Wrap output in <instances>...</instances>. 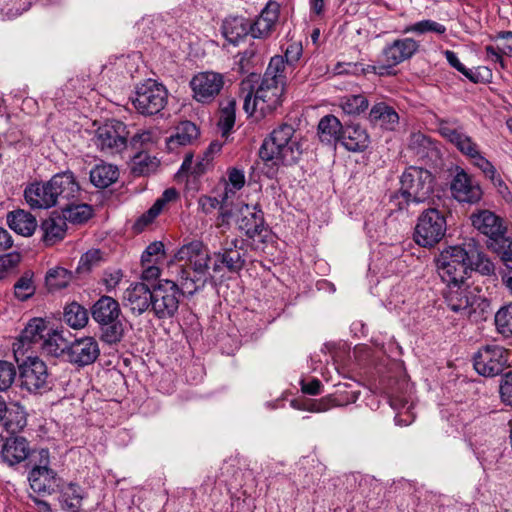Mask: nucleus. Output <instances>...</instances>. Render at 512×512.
<instances>
[{
  "label": "nucleus",
  "instance_id": "f257e3e1",
  "mask_svg": "<svg viewBox=\"0 0 512 512\" xmlns=\"http://www.w3.org/2000/svg\"><path fill=\"white\" fill-rule=\"evenodd\" d=\"M286 85L285 64L283 56L276 55L270 59L268 67L254 86L247 78L241 83L244 96V110L252 115L259 112L261 116L272 113L282 105Z\"/></svg>",
  "mask_w": 512,
  "mask_h": 512
},
{
  "label": "nucleus",
  "instance_id": "f03ea898",
  "mask_svg": "<svg viewBox=\"0 0 512 512\" xmlns=\"http://www.w3.org/2000/svg\"><path fill=\"white\" fill-rule=\"evenodd\" d=\"M177 281L183 293L193 295L203 288L209 278L210 254L200 240L185 242L174 254Z\"/></svg>",
  "mask_w": 512,
  "mask_h": 512
},
{
  "label": "nucleus",
  "instance_id": "7ed1b4c3",
  "mask_svg": "<svg viewBox=\"0 0 512 512\" xmlns=\"http://www.w3.org/2000/svg\"><path fill=\"white\" fill-rule=\"evenodd\" d=\"M303 153L301 138L295 134L292 125L281 124L266 138L260 149L259 157L267 168L265 174L273 177L280 163H296Z\"/></svg>",
  "mask_w": 512,
  "mask_h": 512
},
{
  "label": "nucleus",
  "instance_id": "20e7f679",
  "mask_svg": "<svg viewBox=\"0 0 512 512\" xmlns=\"http://www.w3.org/2000/svg\"><path fill=\"white\" fill-rule=\"evenodd\" d=\"M91 315L99 324L101 338L105 343L116 344L124 336V325L120 319L119 303L110 296H101L92 306Z\"/></svg>",
  "mask_w": 512,
  "mask_h": 512
},
{
  "label": "nucleus",
  "instance_id": "39448f33",
  "mask_svg": "<svg viewBox=\"0 0 512 512\" xmlns=\"http://www.w3.org/2000/svg\"><path fill=\"white\" fill-rule=\"evenodd\" d=\"M469 252L467 239L461 245L448 246L443 249L437 260V272L447 286L462 285L468 271Z\"/></svg>",
  "mask_w": 512,
  "mask_h": 512
},
{
  "label": "nucleus",
  "instance_id": "423d86ee",
  "mask_svg": "<svg viewBox=\"0 0 512 512\" xmlns=\"http://www.w3.org/2000/svg\"><path fill=\"white\" fill-rule=\"evenodd\" d=\"M439 132L445 139L454 144L462 154L467 156L472 164L479 168L487 178L493 182H501L496 168L480 153L478 145L471 137L448 124L441 125Z\"/></svg>",
  "mask_w": 512,
  "mask_h": 512
},
{
  "label": "nucleus",
  "instance_id": "0eeeda50",
  "mask_svg": "<svg viewBox=\"0 0 512 512\" xmlns=\"http://www.w3.org/2000/svg\"><path fill=\"white\" fill-rule=\"evenodd\" d=\"M434 178L432 174L423 168L410 166L402 174L401 196L405 203H422L430 198L433 192Z\"/></svg>",
  "mask_w": 512,
  "mask_h": 512
},
{
  "label": "nucleus",
  "instance_id": "6e6552de",
  "mask_svg": "<svg viewBox=\"0 0 512 512\" xmlns=\"http://www.w3.org/2000/svg\"><path fill=\"white\" fill-rule=\"evenodd\" d=\"M446 230L445 214L436 208H428L418 217L414 240L421 247L431 248L443 239Z\"/></svg>",
  "mask_w": 512,
  "mask_h": 512
},
{
  "label": "nucleus",
  "instance_id": "1a4fd4ad",
  "mask_svg": "<svg viewBox=\"0 0 512 512\" xmlns=\"http://www.w3.org/2000/svg\"><path fill=\"white\" fill-rule=\"evenodd\" d=\"M168 91L155 80L148 79L137 85L131 97L133 107L142 115H155L167 104Z\"/></svg>",
  "mask_w": 512,
  "mask_h": 512
},
{
  "label": "nucleus",
  "instance_id": "9d476101",
  "mask_svg": "<svg viewBox=\"0 0 512 512\" xmlns=\"http://www.w3.org/2000/svg\"><path fill=\"white\" fill-rule=\"evenodd\" d=\"M512 354L503 346L492 344L478 349L473 357L476 372L485 377H494L510 366Z\"/></svg>",
  "mask_w": 512,
  "mask_h": 512
},
{
  "label": "nucleus",
  "instance_id": "9b49d317",
  "mask_svg": "<svg viewBox=\"0 0 512 512\" xmlns=\"http://www.w3.org/2000/svg\"><path fill=\"white\" fill-rule=\"evenodd\" d=\"M128 135L127 126L123 122L110 120L96 130L93 140L102 152L115 155L127 148Z\"/></svg>",
  "mask_w": 512,
  "mask_h": 512
},
{
  "label": "nucleus",
  "instance_id": "f8f14e48",
  "mask_svg": "<svg viewBox=\"0 0 512 512\" xmlns=\"http://www.w3.org/2000/svg\"><path fill=\"white\" fill-rule=\"evenodd\" d=\"M185 295L179 282L165 280L153 290L151 310L159 319L169 318L175 315L179 308L180 295Z\"/></svg>",
  "mask_w": 512,
  "mask_h": 512
},
{
  "label": "nucleus",
  "instance_id": "ddd939ff",
  "mask_svg": "<svg viewBox=\"0 0 512 512\" xmlns=\"http://www.w3.org/2000/svg\"><path fill=\"white\" fill-rule=\"evenodd\" d=\"M21 385L30 393H43L50 389L47 366L37 356H28L19 365Z\"/></svg>",
  "mask_w": 512,
  "mask_h": 512
},
{
  "label": "nucleus",
  "instance_id": "4468645a",
  "mask_svg": "<svg viewBox=\"0 0 512 512\" xmlns=\"http://www.w3.org/2000/svg\"><path fill=\"white\" fill-rule=\"evenodd\" d=\"M214 257V272H220L222 267H225L229 272L240 271L244 267L247 257L244 240L238 238L226 239L222 243L220 251L214 253Z\"/></svg>",
  "mask_w": 512,
  "mask_h": 512
},
{
  "label": "nucleus",
  "instance_id": "2eb2a0df",
  "mask_svg": "<svg viewBox=\"0 0 512 512\" xmlns=\"http://www.w3.org/2000/svg\"><path fill=\"white\" fill-rule=\"evenodd\" d=\"M224 75L214 71L199 72L190 81L193 98L203 104H208L220 94L224 87Z\"/></svg>",
  "mask_w": 512,
  "mask_h": 512
},
{
  "label": "nucleus",
  "instance_id": "dca6fc26",
  "mask_svg": "<svg viewBox=\"0 0 512 512\" xmlns=\"http://www.w3.org/2000/svg\"><path fill=\"white\" fill-rule=\"evenodd\" d=\"M470 220L472 226L479 233L488 238V248H490L493 243L501 241V238L506 235L507 228L504 224V220L490 210H477L471 214Z\"/></svg>",
  "mask_w": 512,
  "mask_h": 512
},
{
  "label": "nucleus",
  "instance_id": "f3484780",
  "mask_svg": "<svg viewBox=\"0 0 512 512\" xmlns=\"http://www.w3.org/2000/svg\"><path fill=\"white\" fill-rule=\"evenodd\" d=\"M453 198L459 203L476 204L483 195L479 183L462 168H457L450 182Z\"/></svg>",
  "mask_w": 512,
  "mask_h": 512
},
{
  "label": "nucleus",
  "instance_id": "a211bd4d",
  "mask_svg": "<svg viewBox=\"0 0 512 512\" xmlns=\"http://www.w3.org/2000/svg\"><path fill=\"white\" fill-rule=\"evenodd\" d=\"M50 327L42 318H34L26 325L17 343L14 344V354L19 361L18 354H24L28 349L35 347L41 349Z\"/></svg>",
  "mask_w": 512,
  "mask_h": 512
},
{
  "label": "nucleus",
  "instance_id": "6ab92c4d",
  "mask_svg": "<svg viewBox=\"0 0 512 512\" xmlns=\"http://www.w3.org/2000/svg\"><path fill=\"white\" fill-rule=\"evenodd\" d=\"M100 355V348L94 337H82L69 344L68 361L79 367L94 363Z\"/></svg>",
  "mask_w": 512,
  "mask_h": 512
},
{
  "label": "nucleus",
  "instance_id": "aec40b11",
  "mask_svg": "<svg viewBox=\"0 0 512 512\" xmlns=\"http://www.w3.org/2000/svg\"><path fill=\"white\" fill-rule=\"evenodd\" d=\"M419 44L413 38H400L387 44L381 53V61L385 67L392 69L410 59L418 50Z\"/></svg>",
  "mask_w": 512,
  "mask_h": 512
},
{
  "label": "nucleus",
  "instance_id": "412c9836",
  "mask_svg": "<svg viewBox=\"0 0 512 512\" xmlns=\"http://www.w3.org/2000/svg\"><path fill=\"white\" fill-rule=\"evenodd\" d=\"M40 463L29 472L28 480L30 486L35 492H48L52 489L56 481V473L48 467L49 451L40 449Z\"/></svg>",
  "mask_w": 512,
  "mask_h": 512
},
{
  "label": "nucleus",
  "instance_id": "4be33fe9",
  "mask_svg": "<svg viewBox=\"0 0 512 512\" xmlns=\"http://www.w3.org/2000/svg\"><path fill=\"white\" fill-rule=\"evenodd\" d=\"M31 453L29 442L22 436H9L1 440L0 459L8 466H15Z\"/></svg>",
  "mask_w": 512,
  "mask_h": 512
},
{
  "label": "nucleus",
  "instance_id": "5701e85b",
  "mask_svg": "<svg viewBox=\"0 0 512 512\" xmlns=\"http://www.w3.org/2000/svg\"><path fill=\"white\" fill-rule=\"evenodd\" d=\"M479 298L470 290L462 288L461 285L448 286L445 292V301L447 306L455 313L463 316H470L475 312V304Z\"/></svg>",
  "mask_w": 512,
  "mask_h": 512
},
{
  "label": "nucleus",
  "instance_id": "b1692460",
  "mask_svg": "<svg viewBox=\"0 0 512 512\" xmlns=\"http://www.w3.org/2000/svg\"><path fill=\"white\" fill-rule=\"evenodd\" d=\"M153 291L145 283L131 284L123 294V304L135 314L151 309Z\"/></svg>",
  "mask_w": 512,
  "mask_h": 512
},
{
  "label": "nucleus",
  "instance_id": "393cba45",
  "mask_svg": "<svg viewBox=\"0 0 512 512\" xmlns=\"http://www.w3.org/2000/svg\"><path fill=\"white\" fill-rule=\"evenodd\" d=\"M24 197L32 209H48L58 204L49 181L31 183L25 188Z\"/></svg>",
  "mask_w": 512,
  "mask_h": 512
},
{
  "label": "nucleus",
  "instance_id": "a878e982",
  "mask_svg": "<svg viewBox=\"0 0 512 512\" xmlns=\"http://www.w3.org/2000/svg\"><path fill=\"white\" fill-rule=\"evenodd\" d=\"M240 217L237 220L239 230L249 238L260 236L264 230V218L261 210L256 206L243 205L240 210Z\"/></svg>",
  "mask_w": 512,
  "mask_h": 512
},
{
  "label": "nucleus",
  "instance_id": "bb28decb",
  "mask_svg": "<svg viewBox=\"0 0 512 512\" xmlns=\"http://www.w3.org/2000/svg\"><path fill=\"white\" fill-rule=\"evenodd\" d=\"M408 150L419 159L436 161L440 158L438 144L431 137L421 132L411 133L408 141Z\"/></svg>",
  "mask_w": 512,
  "mask_h": 512
},
{
  "label": "nucleus",
  "instance_id": "cd10ccee",
  "mask_svg": "<svg viewBox=\"0 0 512 512\" xmlns=\"http://www.w3.org/2000/svg\"><path fill=\"white\" fill-rule=\"evenodd\" d=\"M467 251L469 252L468 269L484 276L495 274L494 263L482 251V247L474 238L467 239Z\"/></svg>",
  "mask_w": 512,
  "mask_h": 512
},
{
  "label": "nucleus",
  "instance_id": "c85d7f7f",
  "mask_svg": "<svg viewBox=\"0 0 512 512\" xmlns=\"http://www.w3.org/2000/svg\"><path fill=\"white\" fill-rule=\"evenodd\" d=\"M49 186H52L58 202L60 199L70 200L75 198L80 191V186L70 171L55 174L49 180Z\"/></svg>",
  "mask_w": 512,
  "mask_h": 512
},
{
  "label": "nucleus",
  "instance_id": "c756f323",
  "mask_svg": "<svg viewBox=\"0 0 512 512\" xmlns=\"http://www.w3.org/2000/svg\"><path fill=\"white\" fill-rule=\"evenodd\" d=\"M340 141L347 150L358 152L368 147L369 136L359 124H348L342 129Z\"/></svg>",
  "mask_w": 512,
  "mask_h": 512
},
{
  "label": "nucleus",
  "instance_id": "7c9ffc66",
  "mask_svg": "<svg viewBox=\"0 0 512 512\" xmlns=\"http://www.w3.org/2000/svg\"><path fill=\"white\" fill-rule=\"evenodd\" d=\"M199 136L198 127L190 122H180L174 129V132L167 139V148L175 151L179 147L193 144Z\"/></svg>",
  "mask_w": 512,
  "mask_h": 512
},
{
  "label": "nucleus",
  "instance_id": "2f4dec72",
  "mask_svg": "<svg viewBox=\"0 0 512 512\" xmlns=\"http://www.w3.org/2000/svg\"><path fill=\"white\" fill-rule=\"evenodd\" d=\"M7 223L14 232L25 237L31 236L37 227L36 218L22 209L9 212Z\"/></svg>",
  "mask_w": 512,
  "mask_h": 512
},
{
  "label": "nucleus",
  "instance_id": "473e14b6",
  "mask_svg": "<svg viewBox=\"0 0 512 512\" xmlns=\"http://www.w3.org/2000/svg\"><path fill=\"white\" fill-rule=\"evenodd\" d=\"M369 119L374 125L389 131L395 130L399 123L397 112L383 102L377 103L372 107Z\"/></svg>",
  "mask_w": 512,
  "mask_h": 512
},
{
  "label": "nucleus",
  "instance_id": "72a5a7b5",
  "mask_svg": "<svg viewBox=\"0 0 512 512\" xmlns=\"http://www.w3.org/2000/svg\"><path fill=\"white\" fill-rule=\"evenodd\" d=\"M85 498V492L81 486L69 483L61 488L59 502L62 509L69 512H78Z\"/></svg>",
  "mask_w": 512,
  "mask_h": 512
},
{
  "label": "nucleus",
  "instance_id": "f704fd0d",
  "mask_svg": "<svg viewBox=\"0 0 512 512\" xmlns=\"http://www.w3.org/2000/svg\"><path fill=\"white\" fill-rule=\"evenodd\" d=\"M0 424L9 433L15 434L23 430L27 425L26 412L19 403L7 405V412Z\"/></svg>",
  "mask_w": 512,
  "mask_h": 512
},
{
  "label": "nucleus",
  "instance_id": "c9c22d12",
  "mask_svg": "<svg viewBox=\"0 0 512 512\" xmlns=\"http://www.w3.org/2000/svg\"><path fill=\"white\" fill-rule=\"evenodd\" d=\"M118 177L119 171L117 166L108 163L98 164L90 171V181L97 188H107Z\"/></svg>",
  "mask_w": 512,
  "mask_h": 512
},
{
  "label": "nucleus",
  "instance_id": "e433bc0d",
  "mask_svg": "<svg viewBox=\"0 0 512 512\" xmlns=\"http://www.w3.org/2000/svg\"><path fill=\"white\" fill-rule=\"evenodd\" d=\"M41 229L45 243L52 245L64 237L67 223L62 215L51 216L42 222Z\"/></svg>",
  "mask_w": 512,
  "mask_h": 512
},
{
  "label": "nucleus",
  "instance_id": "4c0bfd02",
  "mask_svg": "<svg viewBox=\"0 0 512 512\" xmlns=\"http://www.w3.org/2000/svg\"><path fill=\"white\" fill-rule=\"evenodd\" d=\"M223 34L227 41L237 44L240 40L250 35L249 21L243 17L228 19L223 24Z\"/></svg>",
  "mask_w": 512,
  "mask_h": 512
},
{
  "label": "nucleus",
  "instance_id": "58836bf2",
  "mask_svg": "<svg viewBox=\"0 0 512 512\" xmlns=\"http://www.w3.org/2000/svg\"><path fill=\"white\" fill-rule=\"evenodd\" d=\"M447 28L444 24L432 19H422L405 27L404 33H412L416 36L434 35L444 37Z\"/></svg>",
  "mask_w": 512,
  "mask_h": 512
},
{
  "label": "nucleus",
  "instance_id": "ea45409f",
  "mask_svg": "<svg viewBox=\"0 0 512 512\" xmlns=\"http://www.w3.org/2000/svg\"><path fill=\"white\" fill-rule=\"evenodd\" d=\"M69 344L63 337L62 332L50 327L46 338L42 341L41 350L52 356L67 355Z\"/></svg>",
  "mask_w": 512,
  "mask_h": 512
},
{
  "label": "nucleus",
  "instance_id": "a19ab883",
  "mask_svg": "<svg viewBox=\"0 0 512 512\" xmlns=\"http://www.w3.org/2000/svg\"><path fill=\"white\" fill-rule=\"evenodd\" d=\"M340 121L334 115L324 116L318 124V133L321 141L331 142L333 140H340L342 132Z\"/></svg>",
  "mask_w": 512,
  "mask_h": 512
},
{
  "label": "nucleus",
  "instance_id": "79ce46f5",
  "mask_svg": "<svg viewBox=\"0 0 512 512\" xmlns=\"http://www.w3.org/2000/svg\"><path fill=\"white\" fill-rule=\"evenodd\" d=\"M63 320L71 328L81 329L88 323V312L80 304L72 302L65 306Z\"/></svg>",
  "mask_w": 512,
  "mask_h": 512
},
{
  "label": "nucleus",
  "instance_id": "37998d69",
  "mask_svg": "<svg viewBox=\"0 0 512 512\" xmlns=\"http://www.w3.org/2000/svg\"><path fill=\"white\" fill-rule=\"evenodd\" d=\"M390 405L393 409L399 410V412L395 416V423L398 426H407L411 424L414 420V416L409 412L410 405L409 401L406 397H400L397 394H391Z\"/></svg>",
  "mask_w": 512,
  "mask_h": 512
},
{
  "label": "nucleus",
  "instance_id": "c03bdc74",
  "mask_svg": "<svg viewBox=\"0 0 512 512\" xmlns=\"http://www.w3.org/2000/svg\"><path fill=\"white\" fill-rule=\"evenodd\" d=\"M71 280L72 273L62 267L50 269L45 277L46 286L49 291L63 289L68 286Z\"/></svg>",
  "mask_w": 512,
  "mask_h": 512
},
{
  "label": "nucleus",
  "instance_id": "a18cd8bd",
  "mask_svg": "<svg viewBox=\"0 0 512 512\" xmlns=\"http://www.w3.org/2000/svg\"><path fill=\"white\" fill-rule=\"evenodd\" d=\"M92 213V208L88 204H70L62 210L65 221L73 224L86 222L91 218Z\"/></svg>",
  "mask_w": 512,
  "mask_h": 512
},
{
  "label": "nucleus",
  "instance_id": "49530a36",
  "mask_svg": "<svg viewBox=\"0 0 512 512\" xmlns=\"http://www.w3.org/2000/svg\"><path fill=\"white\" fill-rule=\"evenodd\" d=\"M357 397H358V394L353 392L351 399L344 401L341 398L340 394L328 395V396L323 397L320 400L312 403L310 405V407L308 408V410H310L312 412H325L333 407H340V406H344L350 402H355Z\"/></svg>",
  "mask_w": 512,
  "mask_h": 512
},
{
  "label": "nucleus",
  "instance_id": "de8ad7c7",
  "mask_svg": "<svg viewBox=\"0 0 512 512\" xmlns=\"http://www.w3.org/2000/svg\"><path fill=\"white\" fill-rule=\"evenodd\" d=\"M340 106L346 114L359 115L367 110L369 102L363 94H352L342 97Z\"/></svg>",
  "mask_w": 512,
  "mask_h": 512
},
{
  "label": "nucleus",
  "instance_id": "09e8293b",
  "mask_svg": "<svg viewBox=\"0 0 512 512\" xmlns=\"http://www.w3.org/2000/svg\"><path fill=\"white\" fill-rule=\"evenodd\" d=\"M158 161L145 152L137 153L131 163V170L135 175H146L156 169Z\"/></svg>",
  "mask_w": 512,
  "mask_h": 512
},
{
  "label": "nucleus",
  "instance_id": "8fccbe9b",
  "mask_svg": "<svg viewBox=\"0 0 512 512\" xmlns=\"http://www.w3.org/2000/svg\"><path fill=\"white\" fill-rule=\"evenodd\" d=\"M235 109L236 101L234 99H229L221 108L218 126L223 136L227 135L235 124Z\"/></svg>",
  "mask_w": 512,
  "mask_h": 512
},
{
  "label": "nucleus",
  "instance_id": "3c124183",
  "mask_svg": "<svg viewBox=\"0 0 512 512\" xmlns=\"http://www.w3.org/2000/svg\"><path fill=\"white\" fill-rule=\"evenodd\" d=\"M495 324L500 334L506 337L512 336V303L497 311Z\"/></svg>",
  "mask_w": 512,
  "mask_h": 512
},
{
  "label": "nucleus",
  "instance_id": "603ef678",
  "mask_svg": "<svg viewBox=\"0 0 512 512\" xmlns=\"http://www.w3.org/2000/svg\"><path fill=\"white\" fill-rule=\"evenodd\" d=\"M490 249L497 253L505 265V267L512 272V238H501V241L493 243Z\"/></svg>",
  "mask_w": 512,
  "mask_h": 512
},
{
  "label": "nucleus",
  "instance_id": "864d4df0",
  "mask_svg": "<svg viewBox=\"0 0 512 512\" xmlns=\"http://www.w3.org/2000/svg\"><path fill=\"white\" fill-rule=\"evenodd\" d=\"M35 293V286L32 276L25 273L14 285V294L21 300L25 301Z\"/></svg>",
  "mask_w": 512,
  "mask_h": 512
},
{
  "label": "nucleus",
  "instance_id": "5fc2aeb1",
  "mask_svg": "<svg viewBox=\"0 0 512 512\" xmlns=\"http://www.w3.org/2000/svg\"><path fill=\"white\" fill-rule=\"evenodd\" d=\"M16 368L13 363L0 360V391L6 392L14 383Z\"/></svg>",
  "mask_w": 512,
  "mask_h": 512
},
{
  "label": "nucleus",
  "instance_id": "6e6d98bb",
  "mask_svg": "<svg viewBox=\"0 0 512 512\" xmlns=\"http://www.w3.org/2000/svg\"><path fill=\"white\" fill-rule=\"evenodd\" d=\"M245 184V175L243 170L231 168L228 171V183L226 185L225 198H228V193H235L240 190Z\"/></svg>",
  "mask_w": 512,
  "mask_h": 512
},
{
  "label": "nucleus",
  "instance_id": "4d7b16f0",
  "mask_svg": "<svg viewBox=\"0 0 512 512\" xmlns=\"http://www.w3.org/2000/svg\"><path fill=\"white\" fill-rule=\"evenodd\" d=\"M101 261V251L99 249H92L84 253L77 267L80 272L91 270L94 266L98 265Z\"/></svg>",
  "mask_w": 512,
  "mask_h": 512
},
{
  "label": "nucleus",
  "instance_id": "13d9d810",
  "mask_svg": "<svg viewBox=\"0 0 512 512\" xmlns=\"http://www.w3.org/2000/svg\"><path fill=\"white\" fill-rule=\"evenodd\" d=\"M273 26L263 17H257L253 23L249 22V32L253 38H263L269 35Z\"/></svg>",
  "mask_w": 512,
  "mask_h": 512
},
{
  "label": "nucleus",
  "instance_id": "bf43d9fd",
  "mask_svg": "<svg viewBox=\"0 0 512 512\" xmlns=\"http://www.w3.org/2000/svg\"><path fill=\"white\" fill-rule=\"evenodd\" d=\"M209 159H202L198 163L194 164L193 155L187 154L181 165L180 171L182 173H191L193 175H200L204 172L205 166L208 164Z\"/></svg>",
  "mask_w": 512,
  "mask_h": 512
},
{
  "label": "nucleus",
  "instance_id": "052dcab7",
  "mask_svg": "<svg viewBox=\"0 0 512 512\" xmlns=\"http://www.w3.org/2000/svg\"><path fill=\"white\" fill-rule=\"evenodd\" d=\"M163 209L160 207V204L154 203L152 207L143 213L136 221L135 228L138 231L143 230L146 226L151 224L157 216L161 213Z\"/></svg>",
  "mask_w": 512,
  "mask_h": 512
},
{
  "label": "nucleus",
  "instance_id": "680f3d73",
  "mask_svg": "<svg viewBox=\"0 0 512 512\" xmlns=\"http://www.w3.org/2000/svg\"><path fill=\"white\" fill-rule=\"evenodd\" d=\"M155 138H156V135L153 131L142 130L132 136V138L130 140V144L135 149L142 148V147H148L149 145L154 143Z\"/></svg>",
  "mask_w": 512,
  "mask_h": 512
},
{
  "label": "nucleus",
  "instance_id": "e2e57ef3",
  "mask_svg": "<svg viewBox=\"0 0 512 512\" xmlns=\"http://www.w3.org/2000/svg\"><path fill=\"white\" fill-rule=\"evenodd\" d=\"M21 260V256L17 252L8 253L0 256V279L4 278L6 273L17 266Z\"/></svg>",
  "mask_w": 512,
  "mask_h": 512
},
{
  "label": "nucleus",
  "instance_id": "0e129e2a",
  "mask_svg": "<svg viewBox=\"0 0 512 512\" xmlns=\"http://www.w3.org/2000/svg\"><path fill=\"white\" fill-rule=\"evenodd\" d=\"M499 392L502 402L512 406V371L502 377Z\"/></svg>",
  "mask_w": 512,
  "mask_h": 512
},
{
  "label": "nucleus",
  "instance_id": "69168bd1",
  "mask_svg": "<svg viewBox=\"0 0 512 512\" xmlns=\"http://www.w3.org/2000/svg\"><path fill=\"white\" fill-rule=\"evenodd\" d=\"M164 245L161 242H153L151 243L143 252L141 256L142 264L145 263H153L160 257L163 253Z\"/></svg>",
  "mask_w": 512,
  "mask_h": 512
},
{
  "label": "nucleus",
  "instance_id": "338daca9",
  "mask_svg": "<svg viewBox=\"0 0 512 512\" xmlns=\"http://www.w3.org/2000/svg\"><path fill=\"white\" fill-rule=\"evenodd\" d=\"M495 41L498 42V49L501 50L505 55L512 57V32L502 31L499 32Z\"/></svg>",
  "mask_w": 512,
  "mask_h": 512
},
{
  "label": "nucleus",
  "instance_id": "774afa93",
  "mask_svg": "<svg viewBox=\"0 0 512 512\" xmlns=\"http://www.w3.org/2000/svg\"><path fill=\"white\" fill-rule=\"evenodd\" d=\"M279 7L276 3H269L260 13L259 17L265 18L270 25L274 26L278 19Z\"/></svg>",
  "mask_w": 512,
  "mask_h": 512
}]
</instances>
